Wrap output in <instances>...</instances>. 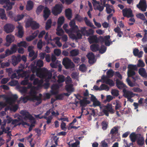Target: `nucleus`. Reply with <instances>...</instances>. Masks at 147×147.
I'll use <instances>...</instances> for the list:
<instances>
[{
  "instance_id": "nucleus-1",
  "label": "nucleus",
  "mask_w": 147,
  "mask_h": 147,
  "mask_svg": "<svg viewBox=\"0 0 147 147\" xmlns=\"http://www.w3.org/2000/svg\"><path fill=\"white\" fill-rule=\"evenodd\" d=\"M32 70L33 73H36V76L42 79L39 81L38 78H35V76L34 75L32 74L30 76L28 72H24L23 74L20 76L21 77H25V80L21 82L22 84H27L29 78L30 80H34L33 84L34 85H37L38 87L41 86L43 85L42 84L44 81L47 82L49 81L51 78L52 74L45 68L41 69L34 67L32 68Z\"/></svg>"
},
{
  "instance_id": "nucleus-2",
  "label": "nucleus",
  "mask_w": 147,
  "mask_h": 147,
  "mask_svg": "<svg viewBox=\"0 0 147 147\" xmlns=\"http://www.w3.org/2000/svg\"><path fill=\"white\" fill-rule=\"evenodd\" d=\"M22 117L18 114L15 115L14 117H17L18 119L13 120L12 123L15 126L22 125L25 126V125L30 126L29 130H31L32 127L34 126L35 121L34 118L29 113L26 111H21L20 112Z\"/></svg>"
},
{
  "instance_id": "nucleus-3",
  "label": "nucleus",
  "mask_w": 147,
  "mask_h": 147,
  "mask_svg": "<svg viewBox=\"0 0 147 147\" xmlns=\"http://www.w3.org/2000/svg\"><path fill=\"white\" fill-rule=\"evenodd\" d=\"M1 97H2L4 100H5V102H0V107L3 108L7 106L5 109L6 111L9 109L13 111H16L17 110L18 108V105H13L18 98L16 95H2L0 96V98Z\"/></svg>"
},
{
  "instance_id": "nucleus-4",
  "label": "nucleus",
  "mask_w": 147,
  "mask_h": 147,
  "mask_svg": "<svg viewBox=\"0 0 147 147\" xmlns=\"http://www.w3.org/2000/svg\"><path fill=\"white\" fill-rule=\"evenodd\" d=\"M91 99L93 102V105L95 107L99 106L100 109V112L98 114L99 116L103 115L105 114L106 116H108V112L111 113H114V111L112 108V105L108 104L106 106L100 105V103L93 95L91 94Z\"/></svg>"
},
{
  "instance_id": "nucleus-5",
  "label": "nucleus",
  "mask_w": 147,
  "mask_h": 147,
  "mask_svg": "<svg viewBox=\"0 0 147 147\" xmlns=\"http://www.w3.org/2000/svg\"><path fill=\"white\" fill-rule=\"evenodd\" d=\"M28 87L30 88V92L28 95L26 96L21 97L20 98V100L22 101L24 103L26 102L28 100H36L38 102V103L36 104L38 105L40 104L41 102V94L40 95V96L38 97H36V90L37 88L34 87H31L30 85L28 86Z\"/></svg>"
},
{
  "instance_id": "nucleus-6",
  "label": "nucleus",
  "mask_w": 147,
  "mask_h": 147,
  "mask_svg": "<svg viewBox=\"0 0 147 147\" xmlns=\"http://www.w3.org/2000/svg\"><path fill=\"white\" fill-rule=\"evenodd\" d=\"M58 82L59 85H53L52 87V92L53 94H56L58 91L59 88L62 85V83L64 81V77L62 75H60L58 77Z\"/></svg>"
},
{
  "instance_id": "nucleus-7",
  "label": "nucleus",
  "mask_w": 147,
  "mask_h": 147,
  "mask_svg": "<svg viewBox=\"0 0 147 147\" xmlns=\"http://www.w3.org/2000/svg\"><path fill=\"white\" fill-rule=\"evenodd\" d=\"M62 63L67 69L72 68L74 66V63L67 57L63 59Z\"/></svg>"
},
{
  "instance_id": "nucleus-8",
  "label": "nucleus",
  "mask_w": 147,
  "mask_h": 147,
  "mask_svg": "<svg viewBox=\"0 0 147 147\" xmlns=\"http://www.w3.org/2000/svg\"><path fill=\"white\" fill-rule=\"evenodd\" d=\"M63 6L62 4H58L53 7L52 9V12L55 16L59 14L62 11Z\"/></svg>"
},
{
  "instance_id": "nucleus-9",
  "label": "nucleus",
  "mask_w": 147,
  "mask_h": 147,
  "mask_svg": "<svg viewBox=\"0 0 147 147\" xmlns=\"http://www.w3.org/2000/svg\"><path fill=\"white\" fill-rule=\"evenodd\" d=\"M90 49L93 51H96L99 50L100 52L101 53H104L106 50V47L104 45L102 46L100 49H99L98 45L96 44L91 45L90 46Z\"/></svg>"
},
{
  "instance_id": "nucleus-10",
  "label": "nucleus",
  "mask_w": 147,
  "mask_h": 147,
  "mask_svg": "<svg viewBox=\"0 0 147 147\" xmlns=\"http://www.w3.org/2000/svg\"><path fill=\"white\" fill-rule=\"evenodd\" d=\"M68 27V25L67 24H65L63 26V28L65 30L66 32L69 34L70 37L72 39H75L77 38H80L81 36V34L77 33L76 36L74 35V34H70V31L67 28Z\"/></svg>"
},
{
  "instance_id": "nucleus-11",
  "label": "nucleus",
  "mask_w": 147,
  "mask_h": 147,
  "mask_svg": "<svg viewBox=\"0 0 147 147\" xmlns=\"http://www.w3.org/2000/svg\"><path fill=\"white\" fill-rule=\"evenodd\" d=\"M71 78L69 76H67L65 80L66 86L65 88L68 92H71L74 91V89L71 83Z\"/></svg>"
},
{
  "instance_id": "nucleus-12",
  "label": "nucleus",
  "mask_w": 147,
  "mask_h": 147,
  "mask_svg": "<svg viewBox=\"0 0 147 147\" xmlns=\"http://www.w3.org/2000/svg\"><path fill=\"white\" fill-rule=\"evenodd\" d=\"M128 70L127 74L128 77H130L135 75V73L134 70L137 69L136 65H129L128 66Z\"/></svg>"
},
{
  "instance_id": "nucleus-13",
  "label": "nucleus",
  "mask_w": 147,
  "mask_h": 147,
  "mask_svg": "<svg viewBox=\"0 0 147 147\" xmlns=\"http://www.w3.org/2000/svg\"><path fill=\"white\" fill-rule=\"evenodd\" d=\"M19 25L16 27L17 32L16 33V35L20 38H22L24 34V31L22 26L18 22Z\"/></svg>"
},
{
  "instance_id": "nucleus-14",
  "label": "nucleus",
  "mask_w": 147,
  "mask_h": 147,
  "mask_svg": "<svg viewBox=\"0 0 147 147\" xmlns=\"http://www.w3.org/2000/svg\"><path fill=\"white\" fill-rule=\"evenodd\" d=\"M132 78L134 80V82H132L128 78H127L126 81L128 85L131 87L134 86H139V85L136 83L135 82L137 80L140 79V77L139 76H137L135 77H132Z\"/></svg>"
},
{
  "instance_id": "nucleus-15",
  "label": "nucleus",
  "mask_w": 147,
  "mask_h": 147,
  "mask_svg": "<svg viewBox=\"0 0 147 147\" xmlns=\"http://www.w3.org/2000/svg\"><path fill=\"white\" fill-rule=\"evenodd\" d=\"M14 29V26L11 24H7L4 27V30L7 33L11 32Z\"/></svg>"
},
{
  "instance_id": "nucleus-16",
  "label": "nucleus",
  "mask_w": 147,
  "mask_h": 147,
  "mask_svg": "<svg viewBox=\"0 0 147 147\" xmlns=\"http://www.w3.org/2000/svg\"><path fill=\"white\" fill-rule=\"evenodd\" d=\"M138 7L143 11H145L147 8L146 1L145 0H140L139 3L137 5Z\"/></svg>"
},
{
  "instance_id": "nucleus-17",
  "label": "nucleus",
  "mask_w": 147,
  "mask_h": 147,
  "mask_svg": "<svg viewBox=\"0 0 147 147\" xmlns=\"http://www.w3.org/2000/svg\"><path fill=\"white\" fill-rule=\"evenodd\" d=\"M7 43L5 44V45L9 46L10 43L13 42L15 40V38L13 35L11 34H9L7 36L6 38Z\"/></svg>"
},
{
  "instance_id": "nucleus-18",
  "label": "nucleus",
  "mask_w": 147,
  "mask_h": 147,
  "mask_svg": "<svg viewBox=\"0 0 147 147\" xmlns=\"http://www.w3.org/2000/svg\"><path fill=\"white\" fill-rule=\"evenodd\" d=\"M124 96L127 98H132L134 97L136 94L130 91H127L125 89H123V90Z\"/></svg>"
},
{
  "instance_id": "nucleus-19",
  "label": "nucleus",
  "mask_w": 147,
  "mask_h": 147,
  "mask_svg": "<svg viewBox=\"0 0 147 147\" xmlns=\"http://www.w3.org/2000/svg\"><path fill=\"white\" fill-rule=\"evenodd\" d=\"M92 3L95 9H97L101 11L103 10L104 9L103 6H101L99 3L97 2L96 0H92Z\"/></svg>"
},
{
  "instance_id": "nucleus-20",
  "label": "nucleus",
  "mask_w": 147,
  "mask_h": 147,
  "mask_svg": "<svg viewBox=\"0 0 147 147\" xmlns=\"http://www.w3.org/2000/svg\"><path fill=\"white\" fill-rule=\"evenodd\" d=\"M123 15L128 18L133 16L132 11L130 9L125 8L123 10Z\"/></svg>"
},
{
  "instance_id": "nucleus-21",
  "label": "nucleus",
  "mask_w": 147,
  "mask_h": 147,
  "mask_svg": "<svg viewBox=\"0 0 147 147\" xmlns=\"http://www.w3.org/2000/svg\"><path fill=\"white\" fill-rule=\"evenodd\" d=\"M21 56L20 55H18L17 57L15 56H13L12 57V64L14 66L16 65L21 60Z\"/></svg>"
},
{
  "instance_id": "nucleus-22",
  "label": "nucleus",
  "mask_w": 147,
  "mask_h": 147,
  "mask_svg": "<svg viewBox=\"0 0 147 147\" xmlns=\"http://www.w3.org/2000/svg\"><path fill=\"white\" fill-rule=\"evenodd\" d=\"M26 23L25 27L26 28L29 27L30 26H32V24L34 22L32 18L28 17V18L26 19L25 21Z\"/></svg>"
},
{
  "instance_id": "nucleus-23",
  "label": "nucleus",
  "mask_w": 147,
  "mask_h": 147,
  "mask_svg": "<svg viewBox=\"0 0 147 147\" xmlns=\"http://www.w3.org/2000/svg\"><path fill=\"white\" fill-rule=\"evenodd\" d=\"M101 79L103 80L104 82L109 84L110 86H112L114 85V83L112 80L109 79L105 78V76L102 77Z\"/></svg>"
},
{
  "instance_id": "nucleus-24",
  "label": "nucleus",
  "mask_w": 147,
  "mask_h": 147,
  "mask_svg": "<svg viewBox=\"0 0 147 147\" xmlns=\"http://www.w3.org/2000/svg\"><path fill=\"white\" fill-rule=\"evenodd\" d=\"M0 18L3 20H7V18L5 9L2 8H0Z\"/></svg>"
},
{
  "instance_id": "nucleus-25",
  "label": "nucleus",
  "mask_w": 147,
  "mask_h": 147,
  "mask_svg": "<svg viewBox=\"0 0 147 147\" xmlns=\"http://www.w3.org/2000/svg\"><path fill=\"white\" fill-rule=\"evenodd\" d=\"M43 16L45 20L49 17L50 14L51 12L49 9L47 7H45L43 10Z\"/></svg>"
},
{
  "instance_id": "nucleus-26",
  "label": "nucleus",
  "mask_w": 147,
  "mask_h": 147,
  "mask_svg": "<svg viewBox=\"0 0 147 147\" xmlns=\"http://www.w3.org/2000/svg\"><path fill=\"white\" fill-rule=\"evenodd\" d=\"M69 25L76 32L79 31L78 26L75 24V22L74 20H71L69 23Z\"/></svg>"
},
{
  "instance_id": "nucleus-27",
  "label": "nucleus",
  "mask_w": 147,
  "mask_h": 147,
  "mask_svg": "<svg viewBox=\"0 0 147 147\" xmlns=\"http://www.w3.org/2000/svg\"><path fill=\"white\" fill-rule=\"evenodd\" d=\"M87 56L89 59V61L90 63H93L95 61L94 56L92 53H89L87 55Z\"/></svg>"
},
{
  "instance_id": "nucleus-28",
  "label": "nucleus",
  "mask_w": 147,
  "mask_h": 147,
  "mask_svg": "<svg viewBox=\"0 0 147 147\" xmlns=\"http://www.w3.org/2000/svg\"><path fill=\"white\" fill-rule=\"evenodd\" d=\"M110 38V36L109 35L105 36L104 37V41L105 42V45L107 46H109L112 43Z\"/></svg>"
},
{
  "instance_id": "nucleus-29",
  "label": "nucleus",
  "mask_w": 147,
  "mask_h": 147,
  "mask_svg": "<svg viewBox=\"0 0 147 147\" xmlns=\"http://www.w3.org/2000/svg\"><path fill=\"white\" fill-rule=\"evenodd\" d=\"M86 27H83L82 28H81V31H80L79 30V31H77V33H76L77 34V33H80V34H81V38H75V39H80V38H82V35L81 34H80V32H81V33H82V34H83L84 35H86L87 36H88L89 35V34L88 33L87 31V30H86Z\"/></svg>"
},
{
  "instance_id": "nucleus-30",
  "label": "nucleus",
  "mask_w": 147,
  "mask_h": 147,
  "mask_svg": "<svg viewBox=\"0 0 147 147\" xmlns=\"http://www.w3.org/2000/svg\"><path fill=\"white\" fill-rule=\"evenodd\" d=\"M34 5V3L31 1H29L27 2L26 5V9L28 11L31 10L33 8Z\"/></svg>"
},
{
  "instance_id": "nucleus-31",
  "label": "nucleus",
  "mask_w": 147,
  "mask_h": 147,
  "mask_svg": "<svg viewBox=\"0 0 147 147\" xmlns=\"http://www.w3.org/2000/svg\"><path fill=\"white\" fill-rule=\"evenodd\" d=\"M45 38L48 44L50 43L53 47H55V45H53L51 42L52 40L51 39L50 35H49L48 33L46 34Z\"/></svg>"
},
{
  "instance_id": "nucleus-32",
  "label": "nucleus",
  "mask_w": 147,
  "mask_h": 147,
  "mask_svg": "<svg viewBox=\"0 0 147 147\" xmlns=\"http://www.w3.org/2000/svg\"><path fill=\"white\" fill-rule=\"evenodd\" d=\"M1 129L2 130V131H0V136L3 133V132L7 134L9 136L11 135V133L9 131L10 128L9 127H8L7 129H5L4 127V125H2L1 127Z\"/></svg>"
},
{
  "instance_id": "nucleus-33",
  "label": "nucleus",
  "mask_w": 147,
  "mask_h": 147,
  "mask_svg": "<svg viewBox=\"0 0 147 147\" xmlns=\"http://www.w3.org/2000/svg\"><path fill=\"white\" fill-rule=\"evenodd\" d=\"M65 20V18L63 16L59 17L57 21V26L61 27L64 22Z\"/></svg>"
},
{
  "instance_id": "nucleus-34",
  "label": "nucleus",
  "mask_w": 147,
  "mask_h": 147,
  "mask_svg": "<svg viewBox=\"0 0 147 147\" xmlns=\"http://www.w3.org/2000/svg\"><path fill=\"white\" fill-rule=\"evenodd\" d=\"M138 73L140 75L144 78L147 77V73L145 69L144 68H141L139 69Z\"/></svg>"
},
{
  "instance_id": "nucleus-35",
  "label": "nucleus",
  "mask_w": 147,
  "mask_h": 147,
  "mask_svg": "<svg viewBox=\"0 0 147 147\" xmlns=\"http://www.w3.org/2000/svg\"><path fill=\"white\" fill-rule=\"evenodd\" d=\"M38 33V31L35 32L32 35H31L26 37V40L28 41H30L32 40L37 36Z\"/></svg>"
},
{
  "instance_id": "nucleus-36",
  "label": "nucleus",
  "mask_w": 147,
  "mask_h": 147,
  "mask_svg": "<svg viewBox=\"0 0 147 147\" xmlns=\"http://www.w3.org/2000/svg\"><path fill=\"white\" fill-rule=\"evenodd\" d=\"M138 134H136L135 133H131L129 136V138L132 142H134L136 139L138 137Z\"/></svg>"
},
{
  "instance_id": "nucleus-37",
  "label": "nucleus",
  "mask_w": 147,
  "mask_h": 147,
  "mask_svg": "<svg viewBox=\"0 0 147 147\" xmlns=\"http://www.w3.org/2000/svg\"><path fill=\"white\" fill-rule=\"evenodd\" d=\"M133 52L135 56H138L139 57H142L143 53L142 51L139 52V50L137 49H134Z\"/></svg>"
},
{
  "instance_id": "nucleus-38",
  "label": "nucleus",
  "mask_w": 147,
  "mask_h": 147,
  "mask_svg": "<svg viewBox=\"0 0 147 147\" xmlns=\"http://www.w3.org/2000/svg\"><path fill=\"white\" fill-rule=\"evenodd\" d=\"M37 117H39L40 119H41L42 118H44L46 119L47 120V124H49L51 122V121L52 119L53 118V117L52 116H50L48 117H46L45 116H43L41 117H39V115H37Z\"/></svg>"
},
{
  "instance_id": "nucleus-39",
  "label": "nucleus",
  "mask_w": 147,
  "mask_h": 147,
  "mask_svg": "<svg viewBox=\"0 0 147 147\" xmlns=\"http://www.w3.org/2000/svg\"><path fill=\"white\" fill-rule=\"evenodd\" d=\"M88 40L90 43L96 42L98 41L97 38L96 36H90L88 38Z\"/></svg>"
},
{
  "instance_id": "nucleus-40",
  "label": "nucleus",
  "mask_w": 147,
  "mask_h": 147,
  "mask_svg": "<svg viewBox=\"0 0 147 147\" xmlns=\"http://www.w3.org/2000/svg\"><path fill=\"white\" fill-rule=\"evenodd\" d=\"M116 83L117 87L120 89H122L124 87H126V85L121 81H120L118 79L116 80Z\"/></svg>"
},
{
  "instance_id": "nucleus-41",
  "label": "nucleus",
  "mask_w": 147,
  "mask_h": 147,
  "mask_svg": "<svg viewBox=\"0 0 147 147\" xmlns=\"http://www.w3.org/2000/svg\"><path fill=\"white\" fill-rule=\"evenodd\" d=\"M23 14H18L13 18V20L15 22H17L21 20L24 16Z\"/></svg>"
},
{
  "instance_id": "nucleus-42",
  "label": "nucleus",
  "mask_w": 147,
  "mask_h": 147,
  "mask_svg": "<svg viewBox=\"0 0 147 147\" xmlns=\"http://www.w3.org/2000/svg\"><path fill=\"white\" fill-rule=\"evenodd\" d=\"M52 63H50V65L51 67L53 68H56L58 66V65L56 64L55 63V61L56 60V57L54 55H52Z\"/></svg>"
},
{
  "instance_id": "nucleus-43",
  "label": "nucleus",
  "mask_w": 147,
  "mask_h": 147,
  "mask_svg": "<svg viewBox=\"0 0 147 147\" xmlns=\"http://www.w3.org/2000/svg\"><path fill=\"white\" fill-rule=\"evenodd\" d=\"M65 15L68 19H70L72 18V12L71 9H68L65 10Z\"/></svg>"
},
{
  "instance_id": "nucleus-44",
  "label": "nucleus",
  "mask_w": 147,
  "mask_h": 147,
  "mask_svg": "<svg viewBox=\"0 0 147 147\" xmlns=\"http://www.w3.org/2000/svg\"><path fill=\"white\" fill-rule=\"evenodd\" d=\"M14 3H10L9 1L7 4H6V5L3 6V7L5 8L7 10H11L12 8V6L13 5Z\"/></svg>"
},
{
  "instance_id": "nucleus-45",
  "label": "nucleus",
  "mask_w": 147,
  "mask_h": 147,
  "mask_svg": "<svg viewBox=\"0 0 147 147\" xmlns=\"http://www.w3.org/2000/svg\"><path fill=\"white\" fill-rule=\"evenodd\" d=\"M24 66L23 65L21 64L19 66V69L18 70L16 71V72L18 74L19 76H20V74H23V73L24 72H23L22 70L24 68Z\"/></svg>"
},
{
  "instance_id": "nucleus-46",
  "label": "nucleus",
  "mask_w": 147,
  "mask_h": 147,
  "mask_svg": "<svg viewBox=\"0 0 147 147\" xmlns=\"http://www.w3.org/2000/svg\"><path fill=\"white\" fill-rule=\"evenodd\" d=\"M144 143V138L140 136L138 138L137 140V143L139 145L142 146Z\"/></svg>"
},
{
  "instance_id": "nucleus-47",
  "label": "nucleus",
  "mask_w": 147,
  "mask_h": 147,
  "mask_svg": "<svg viewBox=\"0 0 147 147\" xmlns=\"http://www.w3.org/2000/svg\"><path fill=\"white\" fill-rule=\"evenodd\" d=\"M84 20L87 25L94 29L96 28V27L94 26L93 24L87 19V18H85Z\"/></svg>"
},
{
  "instance_id": "nucleus-48",
  "label": "nucleus",
  "mask_w": 147,
  "mask_h": 147,
  "mask_svg": "<svg viewBox=\"0 0 147 147\" xmlns=\"http://www.w3.org/2000/svg\"><path fill=\"white\" fill-rule=\"evenodd\" d=\"M80 103L81 105L84 106L86 104L90 103V101L87 100L86 98H84L82 100L80 101Z\"/></svg>"
},
{
  "instance_id": "nucleus-49",
  "label": "nucleus",
  "mask_w": 147,
  "mask_h": 147,
  "mask_svg": "<svg viewBox=\"0 0 147 147\" xmlns=\"http://www.w3.org/2000/svg\"><path fill=\"white\" fill-rule=\"evenodd\" d=\"M106 7V11L107 13H110L113 10V8L112 6H111L108 4H107L105 5Z\"/></svg>"
},
{
  "instance_id": "nucleus-50",
  "label": "nucleus",
  "mask_w": 147,
  "mask_h": 147,
  "mask_svg": "<svg viewBox=\"0 0 147 147\" xmlns=\"http://www.w3.org/2000/svg\"><path fill=\"white\" fill-rule=\"evenodd\" d=\"M17 46L18 47H22L24 48H26L28 46L27 43L25 41H21L19 42H18L17 44Z\"/></svg>"
},
{
  "instance_id": "nucleus-51",
  "label": "nucleus",
  "mask_w": 147,
  "mask_h": 147,
  "mask_svg": "<svg viewBox=\"0 0 147 147\" xmlns=\"http://www.w3.org/2000/svg\"><path fill=\"white\" fill-rule=\"evenodd\" d=\"M56 30V34L58 36H61L64 33V31L61 28V27L57 26Z\"/></svg>"
},
{
  "instance_id": "nucleus-52",
  "label": "nucleus",
  "mask_w": 147,
  "mask_h": 147,
  "mask_svg": "<svg viewBox=\"0 0 147 147\" xmlns=\"http://www.w3.org/2000/svg\"><path fill=\"white\" fill-rule=\"evenodd\" d=\"M13 53L12 52L11 50H10L9 49H7L5 51V55H1L0 56V58H3Z\"/></svg>"
},
{
  "instance_id": "nucleus-53",
  "label": "nucleus",
  "mask_w": 147,
  "mask_h": 147,
  "mask_svg": "<svg viewBox=\"0 0 147 147\" xmlns=\"http://www.w3.org/2000/svg\"><path fill=\"white\" fill-rule=\"evenodd\" d=\"M80 142L79 141H77L73 143H71L70 142H69L68 143L69 145L71 147H79V144Z\"/></svg>"
},
{
  "instance_id": "nucleus-54",
  "label": "nucleus",
  "mask_w": 147,
  "mask_h": 147,
  "mask_svg": "<svg viewBox=\"0 0 147 147\" xmlns=\"http://www.w3.org/2000/svg\"><path fill=\"white\" fill-rule=\"evenodd\" d=\"M19 89L20 92L22 94L26 93L29 91V88L25 87H21Z\"/></svg>"
},
{
  "instance_id": "nucleus-55",
  "label": "nucleus",
  "mask_w": 147,
  "mask_h": 147,
  "mask_svg": "<svg viewBox=\"0 0 147 147\" xmlns=\"http://www.w3.org/2000/svg\"><path fill=\"white\" fill-rule=\"evenodd\" d=\"M44 8V6L40 5L39 6L36 8V12L38 15L42 11Z\"/></svg>"
},
{
  "instance_id": "nucleus-56",
  "label": "nucleus",
  "mask_w": 147,
  "mask_h": 147,
  "mask_svg": "<svg viewBox=\"0 0 147 147\" xmlns=\"http://www.w3.org/2000/svg\"><path fill=\"white\" fill-rule=\"evenodd\" d=\"M51 116H52L53 117H56L59 115V113L57 110L54 111L53 110H51Z\"/></svg>"
},
{
  "instance_id": "nucleus-57",
  "label": "nucleus",
  "mask_w": 147,
  "mask_h": 147,
  "mask_svg": "<svg viewBox=\"0 0 147 147\" xmlns=\"http://www.w3.org/2000/svg\"><path fill=\"white\" fill-rule=\"evenodd\" d=\"M79 53L78 50L77 49L73 50L70 52L71 55L73 56L77 55Z\"/></svg>"
},
{
  "instance_id": "nucleus-58",
  "label": "nucleus",
  "mask_w": 147,
  "mask_h": 147,
  "mask_svg": "<svg viewBox=\"0 0 147 147\" xmlns=\"http://www.w3.org/2000/svg\"><path fill=\"white\" fill-rule=\"evenodd\" d=\"M39 27V24L36 23V22L34 21L33 24H32V25L31 27L32 29H36Z\"/></svg>"
},
{
  "instance_id": "nucleus-59",
  "label": "nucleus",
  "mask_w": 147,
  "mask_h": 147,
  "mask_svg": "<svg viewBox=\"0 0 147 147\" xmlns=\"http://www.w3.org/2000/svg\"><path fill=\"white\" fill-rule=\"evenodd\" d=\"M119 128L118 127H115L111 130V133L112 134H116L118 132V130Z\"/></svg>"
},
{
  "instance_id": "nucleus-60",
  "label": "nucleus",
  "mask_w": 147,
  "mask_h": 147,
  "mask_svg": "<svg viewBox=\"0 0 147 147\" xmlns=\"http://www.w3.org/2000/svg\"><path fill=\"white\" fill-rule=\"evenodd\" d=\"M18 46L15 44H13L11 48V50L13 53H16L17 49Z\"/></svg>"
},
{
  "instance_id": "nucleus-61",
  "label": "nucleus",
  "mask_w": 147,
  "mask_h": 147,
  "mask_svg": "<svg viewBox=\"0 0 147 147\" xmlns=\"http://www.w3.org/2000/svg\"><path fill=\"white\" fill-rule=\"evenodd\" d=\"M51 20H47L46 24V29L47 30L49 29L51 26Z\"/></svg>"
},
{
  "instance_id": "nucleus-62",
  "label": "nucleus",
  "mask_w": 147,
  "mask_h": 147,
  "mask_svg": "<svg viewBox=\"0 0 147 147\" xmlns=\"http://www.w3.org/2000/svg\"><path fill=\"white\" fill-rule=\"evenodd\" d=\"M100 90H108L109 88L106 85L102 84L100 86Z\"/></svg>"
},
{
  "instance_id": "nucleus-63",
  "label": "nucleus",
  "mask_w": 147,
  "mask_h": 147,
  "mask_svg": "<svg viewBox=\"0 0 147 147\" xmlns=\"http://www.w3.org/2000/svg\"><path fill=\"white\" fill-rule=\"evenodd\" d=\"M60 38L59 37H57L55 38L54 40L55 41L56 44L59 47H61L62 46V44L59 41Z\"/></svg>"
},
{
  "instance_id": "nucleus-64",
  "label": "nucleus",
  "mask_w": 147,
  "mask_h": 147,
  "mask_svg": "<svg viewBox=\"0 0 147 147\" xmlns=\"http://www.w3.org/2000/svg\"><path fill=\"white\" fill-rule=\"evenodd\" d=\"M111 93L112 95L114 96H117L119 95V91L116 90H112Z\"/></svg>"
}]
</instances>
